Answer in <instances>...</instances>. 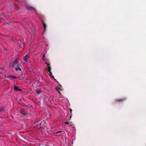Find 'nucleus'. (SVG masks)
<instances>
[{"label":"nucleus","mask_w":146,"mask_h":146,"mask_svg":"<svg viewBox=\"0 0 146 146\" xmlns=\"http://www.w3.org/2000/svg\"><path fill=\"white\" fill-rule=\"evenodd\" d=\"M25 7L26 8L29 10H31L33 9H34L35 10V9L34 7H31L29 5H26Z\"/></svg>","instance_id":"nucleus-6"},{"label":"nucleus","mask_w":146,"mask_h":146,"mask_svg":"<svg viewBox=\"0 0 146 146\" xmlns=\"http://www.w3.org/2000/svg\"><path fill=\"white\" fill-rule=\"evenodd\" d=\"M36 127L38 128H40L41 127V124L40 123H39L38 124L36 125Z\"/></svg>","instance_id":"nucleus-14"},{"label":"nucleus","mask_w":146,"mask_h":146,"mask_svg":"<svg viewBox=\"0 0 146 146\" xmlns=\"http://www.w3.org/2000/svg\"><path fill=\"white\" fill-rule=\"evenodd\" d=\"M9 77L10 78V79L12 80L13 79H15V78H16V77L15 76H9Z\"/></svg>","instance_id":"nucleus-9"},{"label":"nucleus","mask_w":146,"mask_h":146,"mask_svg":"<svg viewBox=\"0 0 146 146\" xmlns=\"http://www.w3.org/2000/svg\"><path fill=\"white\" fill-rule=\"evenodd\" d=\"M18 60L17 59L15 60L13 66V68L15 69L17 71L18 70Z\"/></svg>","instance_id":"nucleus-1"},{"label":"nucleus","mask_w":146,"mask_h":146,"mask_svg":"<svg viewBox=\"0 0 146 146\" xmlns=\"http://www.w3.org/2000/svg\"><path fill=\"white\" fill-rule=\"evenodd\" d=\"M64 123L66 124H68L69 123V121H67L66 122H65Z\"/></svg>","instance_id":"nucleus-16"},{"label":"nucleus","mask_w":146,"mask_h":146,"mask_svg":"<svg viewBox=\"0 0 146 146\" xmlns=\"http://www.w3.org/2000/svg\"><path fill=\"white\" fill-rule=\"evenodd\" d=\"M42 22L44 29L45 30L46 28V25L43 21H42Z\"/></svg>","instance_id":"nucleus-13"},{"label":"nucleus","mask_w":146,"mask_h":146,"mask_svg":"<svg viewBox=\"0 0 146 146\" xmlns=\"http://www.w3.org/2000/svg\"><path fill=\"white\" fill-rule=\"evenodd\" d=\"M22 48V49H23L24 48H23V47H22V48Z\"/></svg>","instance_id":"nucleus-19"},{"label":"nucleus","mask_w":146,"mask_h":146,"mask_svg":"<svg viewBox=\"0 0 146 146\" xmlns=\"http://www.w3.org/2000/svg\"><path fill=\"white\" fill-rule=\"evenodd\" d=\"M20 136H21H21H21V135H20Z\"/></svg>","instance_id":"nucleus-23"},{"label":"nucleus","mask_w":146,"mask_h":146,"mask_svg":"<svg viewBox=\"0 0 146 146\" xmlns=\"http://www.w3.org/2000/svg\"><path fill=\"white\" fill-rule=\"evenodd\" d=\"M62 131H58V132H57V133H60V132H62Z\"/></svg>","instance_id":"nucleus-17"},{"label":"nucleus","mask_w":146,"mask_h":146,"mask_svg":"<svg viewBox=\"0 0 146 146\" xmlns=\"http://www.w3.org/2000/svg\"><path fill=\"white\" fill-rule=\"evenodd\" d=\"M42 92V90L41 89H38L36 90V92L38 94H39L41 93Z\"/></svg>","instance_id":"nucleus-10"},{"label":"nucleus","mask_w":146,"mask_h":146,"mask_svg":"<svg viewBox=\"0 0 146 146\" xmlns=\"http://www.w3.org/2000/svg\"><path fill=\"white\" fill-rule=\"evenodd\" d=\"M19 111L20 113L24 115H25L28 113V111L26 109L23 108H21Z\"/></svg>","instance_id":"nucleus-2"},{"label":"nucleus","mask_w":146,"mask_h":146,"mask_svg":"<svg viewBox=\"0 0 146 146\" xmlns=\"http://www.w3.org/2000/svg\"><path fill=\"white\" fill-rule=\"evenodd\" d=\"M25 74L24 70L23 69L21 70V69L19 67V76L23 77L25 76Z\"/></svg>","instance_id":"nucleus-3"},{"label":"nucleus","mask_w":146,"mask_h":146,"mask_svg":"<svg viewBox=\"0 0 146 146\" xmlns=\"http://www.w3.org/2000/svg\"><path fill=\"white\" fill-rule=\"evenodd\" d=\"M126 99H127L126 98H120V99H116L115 100V102H120L124 101H125V100H126Z\"/></svg>","instance_id":"nucleus-4"},{"label":"nucleus","mask_w":146,"mask_h":146,"mask_svg":"<svg viewBox=\"0 0 146 146\" xmlns=\"http://www.w3.org/2000/svg\"><path fill=\"white\" fill-rule=\"evenodd\" d=\"M42 59L45 62V63L47 65H50V64L47 62L48 61V60L45 58V54H44L42 56Z\"/></svg>","instance_id":"nucleus-5"},{"label":"nucleus","mask_w":146,"mask_h":146,"mask_svg":"<svg viewBox=\"0 0 146 146\" xmlns=\"http://www.w3.org/2000/svg\"><path fill=\"white\" fill-rule=\"evenodd\" d=\"M19 91H22L23 90L19 88Z\"/></svg>","instance_id":"nucleus-18"},{"label":"nucleus","mask_w":146,"mask_h":146,"mask_svg":"<svg viewBox=\"0 0 146 146\" xmlns=\"http://www.w3.org/2000/svg\"><path fill=\"white\" fill-rule=\"evenodd\" d=\"M19 139H21V138H19Z\"/></svg>","instance_id":"nucleus-21"},{"label":"nucleus","mask_w":146,"mask_h":146,"mask_svg":"<svg viewBox=\"0 0 146 146\" xmlns=\"http://www.w3.org/2000/svg\"><path fill=\"white\" fill-rule=\"evenodd\" d=\"M70 111H71H71H72V110H71V109H70Z\"/></svg>","instance_id":"nucleus-20"},{"label":"nucleus","mask_w":146,"mask_h":146,"mask_svg":"<svg viewBox=\"0 0 146 146\" xmlns=\"http://www.w3.org/2000/svg\"><path fill=\"white\" fill-rule=\"evenodd\" d=\"M49 65H48V66H47L48 68L47 69V70H48V71L49 72L51 71V68L50 66H49Z\"/></svg>","instance_id":"nucleus-11"},{"label":"nucleus","mask_w":146,"mask_h":146,"mask_svg":"<svg viewBox=\"0 0 146 146\" xmlns=\"http://www.w3.org/2000/svg\"><path fill=\"white\" fill-rule=\"evenodd\" d=\"M54 79L55 80H56V79H55V78H54Z\"/></svg>","instance_id":"nucleus-22"},{"label":"nucleus","mask_w":146,"mask_h":146,"mask_svg":"<svg viewBox=\"0 0 146 146\" xmlns=\"http://www.w3.org/2000/svg\"><path fill=\"white\" fill-rule=\"evenodd\" d=\"M19 126H20V127H19V129H22L23 128V125L22 123H20L19 124Z\"/></svg>","instance_id":"nucleus-8"},{"label":"nucleus","mask_w":146,"mask_h":146,"mask_svg":"<svg viewBox=\"0 0 146 146\" xmlns=\"http://www.w3.org/2000/svg\"><path fill=\"white\" fill-rule=\"evenodd\" d=\"M14 89L15 90H18V87L15 86L14 87Z\"/></svg>","instance_id":"nucleus-15"},{"label":"nucleus","mask_w":146,"mask_h":146,"mask_svg":"<svg viewBox=\"0 0 146 146\" xmlns=\"http://www.w3.org/2000/svg\"><path fill=\"white\" fill-rule=\"evenodd\" d=\"M49 72V75L50 76V77L51 78H54V76L52 75V73L51 72V71Z\"/></svg>","instance_id":"nucleus-12"},{"label":"nucleus","mask_w":146,"mask_h":146,"mask_svg":"<svg viewBox=\"0 0 146 146\" xmlns=\"http://www.w3.org/2000/svg\"><path fill=\"white\" fill-rule=\"evenodd\" d=\"M29 55L28 54H27L23 57L24 60L27 62V59L29 57Z\"/></svg>","instance_id":"nucleus-7"}]
</instances>
